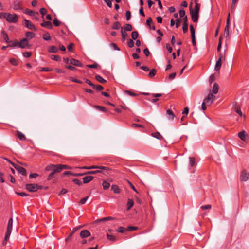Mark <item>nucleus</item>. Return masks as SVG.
Wrapping results in <instances>:
<instances>
[{"label": "nucleus", "mask_w": 249, "mask_h": 249, "mask_svg": "<svg viewBox=\"0 0 249 249\" xmlns=\"http://www.w3.org/2000/svg\"><path fill=\"white\" fill-rule=\"evenodd\" d=\"M138 229V228L137 227H135V226H129V227H128L127 230L128 231H133V230H136Z\"/></svg>", "instance_id": "59"}, {"label": "nucleus", "mask_w": 249, "mask_h": 249, "mask_svg": "<svg viewBox=\"0 0 249 249\" xmlns=\"http://www.w3.org/2000/svg\"><path fill=\"white\" fill-rule=\"evenodd\" d=\"M127 44L130 48H132L134 46V42L132 39H129L127 41Z\"/></svg>", "instance_id": "47"}, {"label": "nucleus", "mask_w": 249, "mask_h": 249, "mask_svg": "<svg viewBox=\"0 0 249 249\" xmlns=\"http://www.w3.org/2000/svg\"><path fill=\"white\" fill-rule=\"evenodd\" d=\"M43 38L45 40H49L50 39V34L48 32H46L43 35Z\"/></svg>", "instance_id": "43"}, {"label": "nucleus", "mask_w": 249, "mask_h": 249, "mask_svg": "<svg viewBox=\"0 0 249 249\" xmlns=\"http://www.w3.org/2000/svg\"><path fill=\"white\" fill-rule=\"evenodd\" d=\"M107 237L108 239L112 241V242H115L117 240L116 237L115 236L109 234L108 233L107 234Z\"/></svg>", "instance_id": "36"}, {"label": "nucleus", "mask_w": 249, "mask_h": 249, "mask_svg": "<svg viewBox=\"0 0 249 249\" xmlns=\"http://www.w3.org/2000/svg\"><path fill=\"white\" fill-rule=\"evenodd\" d=\"M125 231V229L123 227H119L117 230V231L120 233H123Z\"/></svg>", "instance_id": "57"}, {"label": "nucleus", "mask_w": 249, "mask_h": 249, "mask_svg": "<svg viewBox=\"0 0 249 249\" xmlns=\"http://www.w3.org/2000/svg\"><path fill=\"white\" fill-rule=\"evenodd\" d=\"M190 31H191V36H195V29L193 27L192 25H191L190 26Z\"/></svg>", "instance_id": "48"}, {"label": "nucleus", "mask_w": 249, "mask_h": 249, "mask_svg": "<svg viewBox=\"0 0 249 249\" xmlns=\"http://www.w3.org/2000/svg\"><path fill=\"white\" fill-rule=\"evenodd\" d=\"M102 173V170H95V171H88L86 172V174L87 175L89 174H96L97 173Z\"/></svg>", "instance_id": "35"}, {"label": "nucleus", "mask_w": 249, "mask_h": 249, "mask_svg": "<svg viewBox=\"0 0 249 249\" xmlns=\"http://www.w3.org/2000/svg\"><path fill=\"white\" fill-rule=\"evenodd\" d=\"M189 113V108L188 107H185L183 111L182 112V114L184 116L187 115Z\"/></svg>", "instance_id": "56"}, {"label": "nucleus", "mask_w": 249, "mask_h": 249, "mask_svg": "<svg viewBox=\"0 0 249 249\" xmlns=\"http://www.w3.org/2000/svg\"><path fill=\"white\" fill-rule=\"evenodd\" d=\"M94 107L95 108H96L97 109H98L101 111H103V112H106L107 111V109L105 107H102V106H94Z\"/></svg>", "instance_id": "42"}, {"label": "nucleus", "mask_w": 249, "mask_h": 249, "mask_svg": "<svg viewBox=\"0 0 249 249\" xmlns=\"http://www.w3.org/2000/svg\"><path fill=\"white\" fill-rule=\"evenodd\" d=\"M221 66V61L220 59H218V60L216 61L215 66V70L218 71L220 70V67Z\"/></svg>", "instance_id": "24"}, {"label": "nucleus", "mask_w": 249, "mask_h": 249, "mask_svg": "<svg viewBox=\"0 0 249 249\" xmlns=\"http://www.w3.org/2000/svg\"><path fill=\"white\" fill-rule=\"evenodd\" d=\"M179 14L180 17L184 18L185 17V12L184 10H180L179 11Z\"/></svg>", "instance_id": "53"}, {"label": "nucleus", "mask_w": 249, "mask_h": 249, "mask_svg": "<svg viewBox=\"0 0 249 249\" xmlns=\"http://www.w3.org/2000/svg\"><path fill=\"white\" fill-rule=\"evenodd\" d=\"M62 171V168L61 167L60 164L54 165V167L53 168V172L54 174L55 173H59Z\"/></svg>", "instance_id": "20"}, {"label": "nucleus", "mask_w": 249, "mask_h": 249, "mask_svg": "<svg viewBox=\"0 0 249 249\" xmlns=\"http://www.w3.org/2000/svg\"><path fill=\"white\" fill-rule=\"evenodd\" d=\"M240 178L242 181H246L249 178V173L246 170H243L241 174Z\"/></svg>", "instance_id": "7"}, {"label": "nucleus", "mask_w": 249, "mask_h": 249, "mask_svg": "<svg viewBox=\"0 0 249 249\" xmlns=\"http://www.w3.org/2000/svg\"><path fill=\"white\" fill-rule=\"evenodd\" d=\"M18 18V15L16 14H7L6 19L7 20V21L9 22H13L15 23L16 22Z\"/></svg>", "instance_id": "3"}, {"label": "nucleus", "mask_w": 249, "mask_h": 249, "mask_svg": "<svg viewBox=\"0 0 249 249\" xmlns=\"http://www.w3.org/2000/svg\"><path fill=\"white\" fill-rule=\"evenodd\" d=\"M215 80V77L214 74H212L210 75L209 78V82L210 84H212L213 82Z\"/></svg>", "instance_id": "54"}, {"label": "nucleus", "mask_w": 249, "mask_h": 249, "mask_svg": "<svg viewBox=\"0 0 249 249\" xmlns=\"http://www.w3.org/2000/svg\"><path fill=\"white\" fill-rule=\"evenodd\" d=\"M134 205V201L132 199H128L127 203V210H130Z\"/></svg>", "instance_id": "26"}, {"label": "nucleus", "mask_w": 249, "mask_h": 249, "mask_svg": "<svg viewBox=\"0 0 249 249\" xmlns=\"http://www.w3.org/2000/svg\"><path fill=\"white\" fill-rule=\"evenodd\" d=\"M54 167V164H50V165H49L48 166H47L46 167V168H45V170L46 171H50V170H52V171H53V168Z\"/></svg>", "instance_id": "46"}, {"label": "nucleus", "mask_w": 249, "mask_h": 249, "mask_svg": "<svg viewBox=\"0 0 249 249\" xmlns=\"http://www.w3.org/2000/svg\"><path fill=\"white\" fill-rule=\"evenodd\" d=\"M238 137L242 140L245 141L246 140V138L247 135L245 131L243 130L242 131L239 132L238 134Z\"/></svg>", "instance_id": "16"}, {"label": "nucleus", "mask_w": 249, "mask_h": 249, "mask_svg": "<svg viewBox=\"0 0 249 249\" xmlns=\"http://www.w3.org/2000/svg\"><path fill=\"white\" fill-rule=\"evenodd\" d=\"M111 190L115 193H120V189L119 188L118 186L116 185H112Z\"/></svg>", "instance_id": "29"}, {"label": "nucleus", "mask_w": 249, "mask_h": 249, "mask_svg": "<svg viewBox=\"0 0 249 249\" xmlns=\"http://www.w3.org/2000/svg\"><path fill=\"white\" fill-rule=\"evenodd\" d=\"M224 36L227 39H229V26H226L224 29Z\"/></svg>", "instance_id": "23"}, {"label": "nucleus", "mask_w": 249, "mask_h": 249, "mask_svg": "<svg viewBox=\"0 0 249 249\" xmlns=\"http://www.w3.org/2000/svg\"><path fill=\"white\" fill-rule=\"evenodd\" d=\"M16 135L21 140L24 141L26 140L25 135L19 131H16Z\"/></svg>", "instance_id": "17"}, {"label": "nucleus", "mask_w": 249, "mask_h": 249, "mask_svg": "<svg viewBox=\"0 0 249 249\" xmlns=\"http://www.w3.org/2000/svg\"><path fill=\"white\" fill-rule=\"evenodd\" d=\"M95 79L101 83H105L106 82V80H105L101 76L98 75L95 76Z\"/></svg>", "instance_id": "30"}, {"label": "nucleus", "mask_w": 249, "mask_h": 249, "mask_svg": "<svg viewBox=\"0 0 249 249\" xmlns=\"http://www.w3.org/2000/svg\"><path fill=\"white\" fill-rule=\"evenodd\" d=\"M221 44H222V37L220 36L219 38V43L217 46V51H220L221 48Z\"/></svg>", "instance_id": "51"}, {"label": "nucleus", "mask_w": 249, "mask_h": 249, "mask_svg": "<svg viewBox=\"0 0 249 249\" xmlns=\"http://www.w3.org/2000/svg\"><path fill=\"white\" fill-rule=\"evenodd\" d=\"M156 73V70L154 69H152L150 71V72L149 73L148 76L149 77L152 78L155 75Z\"/></svg>", "instance_id": "39"}, {"label": "nucleus", "mask_w": 249, "mask_h": 249, "mask_svg": "<svg viewBox=\"0 0 249 249\" xmlns=\"http://www.w3.org/2000/svg\"><path fill=\"white\" fill-rule=\"evenodd\" d=\"M25 26L29 29L36 30V28L34 25L29 20L25 19L24 20Z\"/></svg>", "instance_id": "8"}, {"label": "nucleus", "mask_w": 249, "mask_h": 249, "mask_svg": "<svg viewBox=\"0 0 249 249\" xmlns=\"http://www.w3.org/2000/svg\"><path fill=\"white\" fill-rule=\"evenodd\" d=\"M237 103H235L234 110L240 116H242L243 114L240 110V108L239 106H236Z\"/></svg>", "instance_id": "27"}, {"label": "nucleus", "mask_w": 249, "mask_h": 249, "mask_svg": "<svg viewBox=\"0 0 249 249\" xmlns=\"http://www.w3.org/2000/svg\"><path fill=\"white\" fill-rule=\"evenodd\" d=\"M94 177L91 176H87L83 178V183H87L91 181L93 179Z\"/></svg>", "instance_id": "15"}, {"label": "nucleus", "mask_w": 249, "mask_h": 249, "mask_svg": "<svg viewBox=\"0 0 249 249\" xmlns=\"http://www.w3.org/2000/svg\"><path fill=\"white\" fill-rule=\"evenodd\" d=\"M195 1L196 3V4H195V9H193V11L199 13L200 5L196 2V0H195Z\"/></svg>", "instance_id": "28"}, {"label": "nucleus", "mask_w": 249, "mask_h": 249, "mask_svg": "<svg viewBox=\"0 0 249 249\" xmlns=\"http://www.w3.org/2000/svg\"><path fill=\"white\" fill-rule=\"evenodd\" d=\"M10 42L11 43V44L10 45V46H13V47L17 46H19V42L17 40L15 41L14 42L10 41Z\"/></svg>", "instance_id": "52"}, {"label": "nucleus", "mask_w": 249, "mask_h": 249, "mask_svg": "<svg viewBox=\"0 0 249 249\" xmlns=\"http://www.w3.org/2000/svg\"><path fill=\"white\" fill-rule=\"evenodd\" d=\"M3 35H4V40L7 43H9L10 42V40H9V38L8 36V35L5 34V33H3Z\"/></svg>", "instance_id": "58"}, {"label": "nucleus", "mask_w": 249, "mask_h": 249, "mask_svg": "<svg viewBox=\"0 0 249 249\" xmlns=\"http://www.w3.org/2000/svg\"><path fill=\"white\" fill-rule=\"evenodd\" d=\"M139 36L138 33L137 31H133L131 34V37L133 39L136 40Z\"/></svg>", "instance_id": "37"}, {"label": "nucleus", "mask_w": 249, "mask_h": 249, "mask_svg": "<svg viewBox=\"0 0 249 249\" xmlns=\"http://www.w3.org/2000/svg\"><path fill=\"white\" fill-rule=\"evenodd\" d=\"M73 181L74 183H75V184H77L79 186H80V185H82L81 182L80 181V180H79L78 179H76V178L74 179L73 180Z\"/></svg>", "instance_id": "62"}, {"label": "nucleus", "mask_w": 249, "mask_h": 249, "mask_svg": "<svg viewBox=\"0 0 249 249\" xmlns=\"http://www.w3.org/2000/svg\"><path fill=\"white\" fill-rule=\"evenodd\" d=\"M80 169H99L104 170H109L110 169L108 167L103 166H96L93 165L91 166H83L79 167Z\"/></svg>", "instance_id": "4"}, {"label": "nucleus", "mask_w": 249, "mask_h": 249, "mask_svg": "<svg viewBox=\"0 0 249 249\" xmlns=\"http://www.w3.org/2000/svg\"><path fill=\"white\" fill-rule=\"evenodd\" d=\"M211 205H203L201 207V208L203 210L210 209L211 208Z\"/></svg>", "instance_id": "60"}, {"label": "nucleus", "mask_w": 249, "mask_h": 249, "mask_svg": "<svg viewBox=\"0 0 249 249\" xmlns=\"http://www.w3.org/2000/svg\"><path fill=\"white\" fill-rule=\"evenodd\" d=\"M98 65L97 63H94L92 65H87V66L89 68H96Z\"/></svg>", "instance_id": "55"}, {"label": "nucleus", "mask_w": 249, "mask_h": 249, "mask_svg": "<svg viewBox=\"0 0 249 249\" xmlns=\"http://www.w3.org/2000/svg\"><path fill=\"white\" fill-rule=\"evenodd\" d=\"M176 75V72H174V73L170 74L169 76V79L173 80V79H174L175 78Z\"/></svg>", "instance_id": "63"}, {"label": "nucleus", "mask_w": 249, "mask_h": 249, "mask_svg": "<svg viewBox=\"0 0 249 249\" xmlns=\"http://www.w3.org/2000/svg\"><path fill=\"white\" fill-rule=\"evenodd\" d=\"M166 116L169 120H173L175 117L173 112L171 109H167L166 111Z\"/></svg>", "instance_id": "11"}, {"label": "nucleus", "mask_w": 249, "mask_h": 249, "mask_svg": "<svg viewBox=\"0 0 249 249\" xmlns=\"http://www.w3.org/2000/svg\"><path fill=\"white\" fill-rule=\"evenodd\" d=\"M192 4V3H191L190 5V12L191 16V18L193 22H196L198 21V16L199 13L193 11V9L191 8V5Z\"/></svg>", "instance_id": "6"}, {"label": "nucleus", "mask_w": 249, "mask_h": 249, "mask_svg": "<svg viewBox=\"0 0 249 249\" xmlns=\"http://www.w3.org/2000/svg\"><path fill=\"white\" fill-rule=\"evenodd\" d=\"M24 13L25 14H28L30 16H34L38 15V12H35L30 10L29 9H28L25 10V11H24Z\"/></svg>", "instance_id": "22"}, {"label": "nucleus", "mask_w": 249, "mask_h": 249, "mask_svg": "<svg viewBox=\"0 0 249 249\" xmlns=\"http://www.w3.org/2000/svg\"><path fill=\"white\" fill-rule=\"evenodd\" d=\"M26 36L27 38L31 39L35 36V34L31 32H28L26 34Z\"/></svg>", "instance_id": "32"}, {"label": "nucleus", "mask_w": 249, "mask_h": 249, "mask_svg": "<svg viewBox=\"0 0 249 249\" xmlns=\"http://www.w3.org/2000/svg\"><path fill=\"white\" fill-rule=\"evenodd\" d=\"M182 20L183 21V32L184 33H186L188 31V19L187 17L185 16L183 18Z\"/></svg>", "instance_id": "9"}, {"label": "nucleus", "mask_w": 249, "mask_h": 249, "mask_svg": "<svg viewBox=\"0 0 249 249\" xmlns=\"http://www.w3.org/2000/svg\"><path fill=\"white\" fill-rule=\"evenodd\" d=\"M9 62L10 63H11L12 65L14 66H17L18 64V61L14 58L10 59Z\"/></svg>", "instance_id": "45"}, {"label": "nucleus", "mask_w": 249, "mask_h": 249, "mask_svg": "<svg viewBox=\"0 0 249 249\" xmlns=\"http://www.w3.org/2000/svg\"><path fill=\"white\" fill-rule=\"evenodd\" d=\"M152 23V18L149 17L148 19L146 21V24L149 26L151 27V24Z\"/></svg>", "instance_id": "61"}, {"label": "nucleus", "mask_w": 249, "mask_h": 249, "mask_svg": "<svg viewBox=\"0 0 249 249\" xmlns=\"http://www.w3.org/2000/svg\"><path fill=\"white\" fill-rule=\"evenodd\" d=\"M84 226H79L77 227H75L73 229V231L69 235V236H68V237H67L66 239V241H68L70 238L73 235V233H74L76 231H77L78 230L82 228Z\"/></svg>", "instance_id": "18"}, {"label": "nucleus", "mask_w": 249, "mask_h": 249, "mask_svg": "<svg viewBox=\"0 0 249 249\" xmlns=\"http://www.w3.org/2000/svg\"><path fill=\"white\" fill-rule=\"evenodd\" d=\"M80 235L82 238H86L90 236V233L89 231L84 230L81 231Z\"/></svg>", "instance_id": "13"}, {"label": "nucleus", "mask_w": 249, "mask_h": 249, "mask_svg": "<svg viewBox=\"0 0 249 249\" xmlns=\"http://www.w3.org/2000/svg\"><path fill=\"white\" fill-rule=\"evenodd\" d=\"M215 96L212 93H209L207 97L204 99L203 102L207 104L208 106H209L212 104L213 102L215 99Z\"/></svg>", "instance_id": "5"}, {"label": "nucleus", "mask_w": 249, "mask_h": 249, "mask_svg": "<svg viewBox=\"0 0 249 249\" xmlns=\"http://www.w3.org/2000/svg\"><path fill=\"white\" fill-rule=\"evenodd\" d=\"M16 169L17 170H18V172L19 173H20V174H21L22 175H25V176L26 175V170L24 168H23L19 165L16 166Z\"/></svg>", "instance_id": "14"}, {"label": "nucleus", "mask_w": 249, "mask_h": 249, "mask_svg": "<svg viewBox=\"0 0 249 249\" xmlns=\"http://www.w3.org/2000/svg\"><path fill=\"white\" fill-rule=\"evenodd\" d=\"M219 89L218 85L216 83H214L213 88V93L214 94L217 93Z\"/></svg>", "instance_id": "21"}, {"label": "nucleus", "mask_w": 249, "mask_h": 249, "mask_svg": "<svg viewBox=\"0 0 249 249\" xmlns=\"http://www.w3.org/2000/svg\"><path fill=\"white\" fill-rule=\"evenodd\" d=\"M112 219H113V218L112 217H104V218H102L101 219H100L99 220L95 221V222L105 221L110 220H112Z\"/></svg>", "instance_id": "33"}, {"label": "nucleus", "mask_w": 249, "mask_h": 249, "mask_svg": "<svg viewBox=\"0 0 249 249\" xmlns=\"http://www.w3.org/2000/svg\"><path fill=\"white\" fill-rule=\"evenodd\" d=\"M121 33L122 34V41L124 42L125 40L126 37L127 36V34L126 33L125 31H123L122 28L121 30Z\"/></svg>", "instance_id": "31"}, {"label": "nucleus", "mask_w": 249, "mask_h": 249, "mask_svg": "<svg viewBox=\"0 0 249 249\" xmlns=\"http://www.w3.org/2000/svg\"><path fill=\"white\" fill-rule=\"evenodd\" d=\"M28 46V41L27 39L24 38L22 39L20 42H19V47L22 48H24Z\"/></svg>", "instance_id": "10"}, {"label": "nucleus", "mask_w": 249, "mask_h": 249, "mask_svg": "<svg viewBox=\"0 0 249 249\" xmlns=\"http://www.w3.org/2000/svg\"><path fill=\"white\" fill-rule=\"evenodd\" d=\"M190 160V165L191 166H193L195 164V158L191 157L189 158Z\"/></svg>", "instance_id": "50"}, {"label": "nucleus", "mask_w": 249, "mask_h": 249, "mask_svg": "<svg viewBox=\"0 0 249 249\" xmlns=\"http://www.w3.org/2000/svg\"><path fill=\"white\" fill-rule=\"evenodd\" d=\"M94 89H95L96 90H98V91H101V90H102L103 89H104V88L101 85H97V86H95L94 84V86L92 87Z\"/></svg>", "instance_id": "44"}, {"label": "nucleus", "mask_w": 249, "mask_h": 249, "mask_svg": "<svg viewBox=\"0 0 249 249\" xmlns=\"http://www.w3.org/2000/svg\"><path fill=\"white\" fill-rule=\"evenodd\" d=\"M124 29L125 31H130L132 30V27L130 24H127L124 26Z\"/></svg>", "instance_id": "40"}, {"label": "nucleus", "mask_w": 249, "mask_h": 249, "mask_svg": "<svg viewBox=\"0 0 249 249\" xmlns=\"http://www.w3.org/2000/svg\"><path fill=\"white\" fill-rule=\"evenodd\" d=\"M41 25L44 27H47L49 29H52L53 27V25L52 23L50 21H44Z\"/></svg>", "instance_id": "19"}, {"label": "nucleus", "mask_w": 249, "mask_h": 249, "mask_svg": "<svg viewBox=\"0 0 249 249\" xmlns=\"http://www.w3.org/2000/svg\"><path fill=\"white\" fill-rule=\"evenodd\" d=\"M26 189L31 192H34L42 188V186L36 184H28L26 186Z\"/></svg>", "instance_id": "2"}, {"label": "nucleus", "mask_w": 249, "mask_h": 249, "mask_svg": "<svg viewBox=\"0 0 249 249\" xmlns=\"http://www.w3.org/2000/svg\"><path fill=\"white\" fill-rule=\"evenodd\" d=\"M51 58L52 59L55 60L56 61H60L61 60V58L58 55H52Z\"/></svg>", "instance_id": "49"}, {"label": "nucleus", "mask_w": 249, "mask_h": 249, "mask_svg": "<svg viewBox=\"0 0 249 249\" xmlns=\"http://www.w3.org/2000/svg\"><path fill=\"white\" fill-rule=\"evenodd\" d=\"M102 185L104 189H107L109 187L110 184L107 181L104 180L103 182Z\"/></svg>", "instance_id": "41"}, {"label": "nucleus", "mask_w": 249, "mask_h": 249, "mask_svg": "<svg viewBox=\"0 0 249 249\" xmlns=\"http://www.w3.org/2000/svg\"><path fill=\"white\" fill-rule=\"evenodd\" d=\"M70 63L75 66H79L80 67L83 66V65L78 60L73 58H72L70 60Z\"/></svg>", "instance_id": "12"}, {"label": "nucleus", "mask_w": 249, "mask_h": 249, "mask_svg": "<svg viewBox=\"0 0 249 249\" xmlns=\"http://www.w3.org/2000/svg\"><path fill=\"white\" fill-rule=\"evenodd\" d=\"M53 23L54 24V25L55 26H59L60 25V22L59 20H58L57 19H55L53 20Z\"/></svg>", "instance_id": "64"}, {"label": "nucleus", "mask_w": 249, "mask_h": 249, "mask_svg": "<svg viewBox=\"0 0 249 249\" xmlns=\"http://www.w3.org/2000/svg\"><path fill=\"white\" fill-rule=\"evenodd\" d=\"M152 136L159 140H162L163 139L162 136L159 132L152 133Z\"/></svg>", "instance_id": "25"}, {"label": "nucleus", "mask_w": 249, "mask_h": 249, "mask_svg": "<svg viewBox=\"0 0 249 249\" xmlns=\"http://www.w3.org/2000/svg\"><path fill=\"white\" fill-rule=\"evenodd\" d=\"M120 27H121V24H120V22L118 21H117L114 23V24L112 26V29H115V30H118L120 28Z\"/></svg>", "instance_id": "34"}, {"label": "nucleus", "mask_w": 249, "mask_h": 249, "mask_svg": "<svg viewBox=\"0 0 249 249\" xmlns=\"http://www.w3.org/2000/svg\"><path fill=\"white\" fill-rule=\"evenodd\" d=\"M12 226H13V219L10 218L8 222L7 231H6V235L5 236L4 240L3 242V245H6V241L8 240V239L9 238V237L10 235V234L11 233V231L12 230Z\"/></svg>", "instance_id": "1"}, {"label": "nucleus", "mask_w": 249, "mask_h": 249, "mask_svg": "<svg viewBox=\"0 0 249 249\" xmlns=\"http://www.w3.org/2000/svg\"><path fill=\"white\" fill-rule=\"evenodd\" d=\"M49 51L51 53H55L57 52L58 49L55 46H52L50 48Z\"/></svg>", "instance_id": "38"}]
</instances>
